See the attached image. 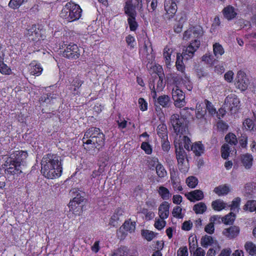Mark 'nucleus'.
<instances>
[{"label": "nucleus", "mask_w": 256, "mask_h": 256, "mask_svg": "<svg viewBox=\"0 0 256 256\" xmlns=\"http://www.w3.org/2000/svg\"><path fill=\"white\" fill-rule=\"evenodd\" d=\"M218 218H219L218 216H211L210 218V222L206 225L205 227V231L207 233H209L210 234L213 233L214 230V222L216 221Z\"/></svg>", "instance_id": "obj_32"}, {"label": "nucleus", "mask_w": 256, "mask_h": 256, "mask_svg": "<svg viewBox=\"0 0 256 256\" xmlns=\"http://www.w3.org/2000/svg\"><path fill=\"white\" fill-rule=\"evenodd\" d=\"M158 103L163 107L168 106L170 103V98L166 95L160 96L158 99Z\"/></svg>", "instance_id": "obj_44"}, {"label": "nucleus", "mask_w": 256, "mask_h": 256, "mask_svg": "<svg viewBox=\"0 0 256 256\" xmlns=\"http://www.w3.org/2000/svg\"><path fill=\"white\" fill-rule=\"evenodd\" d=\"M226 142L231 145H236L238 142L236 136L234 133H228L225 137Z\"/></svg>", "instance_id": "obj_40"}, {"label": "nucleus", "mask_w": 256, "mask_h": 256, "mask_svg": "<svg viewBox=\"0 0 256 256\" xmlns=\"http://www.w3.org/2000/svg\"><path fill=\"white\" fill-rule=\"evenodd\" d=\"M70 192L74 196L72 200L70 201L69 203V206L72 209L74 206H76V204H80L84 201L85 200L84 198L85 194L84 192H79L78 190L76 188H73L71 190Z\"/></svg>", "instance_id": "obj_13"}, {"label": "nucleus", "mask_w": 256, "mask_h": 256, "mask_svg": "<svg viewBox=\"0 0 256 256\" xmlns=\"http://www.w3.org/2000/svg\"><path fill=\"white\" fill-rule=\"evenodd\" d=\"M156 172L158 176L160 178H164L166 175V172L164 166L158 162L156 167Z\"/></svg>", "instance_id": "obj_48"}, {"label": "nucleus", "mask_w": 256, "mask_h": 256, "mask_svg": "<svg viewBox=\"0 0 256 256\" xmlns=\"http://www.w3.org/2000/svg\"><path fill=\"white\" fill-rule=\"evenodd\" d=\"M207 210L206 203L198 202L194 206L193 210L196 214H203Z\"/></svg>", "instance_id": "obj_38"}, {"label": "nucleus", "mask_w": 256, "mask_h": 256, "mask_svg": "<svg viewBox=\"0 0 256 256\" xmlns=\"http://www.w3.org/2000/svg\"><path fill=\"white\" fill-rule=\"evenodd\" d=\"M244 210H249L250 212H256V200H250L248 201L244 206Z\"/></svg>", "instance_id": "obj_43"}, {"label": "nucleus", "mask_w": 256, "mask_h": 256, "mask_svg": "<svg viewBox=\"0 0 256 256\" xmlns=\"http://www.w3.org/2000/svg\"><path fill=\"white\" fill-rule=\"evenodd\" d=\"M158 192L162 198L164 200L168 199L170 196L168 189L162 186H161L158 188Z\"/></svg>", "instance_id": "obj_41"}, {"label": "nucleus", "mask_w": 256, "mask_h": 256, "mask_svg": "<svg viewBox=\"0 0 256 256\" xmlns=\"http://www.w3.org/2000/svg\"><path fill=\"white\" fill-rule=\"evenodd\" d=\"M230 152V148L228 144H223L221 148L222 158L226 159L229 156Z\"/></svg>", "instance_id": "obj_47"}, {"label": "nucleus", "mask_w": 256, "mask_h": 256, "mask_svg": "<svg viewBox=\"0 0 256 256\" xmlns=\"http://www.w3.org/2000/svg\"><path fill=\"white\" fill-rule=\"evenodd\" d=\"M135 8L133 7L132 4L130 2H126L124 6V13L128 16V18L136 16V12L134 10Z\"/></svg>", "instance_id": "obj_26"}, {"label": "nucleus", "mask_w": 256, "mask_h": 256, "mask_svg": "<svg viewBox=\"0 0 256 256\" xmlns=\"http://www.w3.org/2000/svg\"><path fill=\"white\" fill-rule=\"evenodd\" d=\"M240 160L245 168H250L253 164L254 157L250 154H244L241 156Z\"/></svg>", "instance_id": "obj_20"}, {"label": "nucleus", "mask_w": 256, "mask_h": 256, "mask_svg": "<svg viewBox=\"0 0 256 256\" xmlns=\"http://www.w3.org/2000/svg\"><path fill=\"white\" fill-rule=\"evenodd\" d=\"M230 190V188L226 184H222L216 187L214 191L218 196L226 195L228 194Z\"/></svg>", "instance_id": "obj_29"}, {"label": "nucleus", "mask_w": 256, "mask_h": 256, "mask_svg": "<svg viewBox=\"0 0 256 256\" xmlns=\"http://www.w3.org/2000/svg\"><path fill=\"white\" fill-rule=\"evenodd\" d=\"M176 3L175 0H166L164 3V10L166 13L164 14V18L170 20L174 18V16L176 14Z\"/></svg>", "instance_id": "obj_10"}, {"label": "nucleus", "mask_w": 256, "mask_h": 256, "mask_svg": "<svg viewBox=\"0 0 256 256\" xmlns=\"http://www.w3.org/2000/svg\"><path fill=\"white\" fill-rule=\"evenodd\" d=\"M164 74L162 75L154 74L150 79L149 86L152 92L156 94V90L161 91L164 86L165 82L164 81Z\"/></svg>", "instance_id": "obj_7"}, {"label": "nucleus", "mask_w": 256, "mask_h": 256, "mask_svg": "<svg viewBox=\"0 0 256 256\" xmlns=\"http://www.w3.org/2000/svg\"><path fill=\"white\" fill-rule=\"evenodd\" d=\"M83 84V82L80 80L78 78H76L72 83V86H74V90L76 91L77 88H78L82 84Z\"/></svg>", "instance_id": "obj_56"}, {"label": "nucleus", "mask_w": 256, "mask_h": 256, "mask_svg": "<svg viewBox=\"0 0 256 256\" xmlns=\"http://www.w3.org/2000/svg\"><path fill=\"white\" fill-rule=\"evenodd\" d=\"M206 109L202 103H198L196 106V116L198 118H201L206 114Z\"/></svg>", "instance_id": "obj_36"}, {"label": "nucleus", "mask_w": 256, "mask_h": 256, "mask_svg": "<svg viewBox=\"0 0 256 256\" xmlns=\"http://www.w3.org/2000/svg\"><path fill=\"white\" fill-rule=\"evenodd\" d=\"M240 198H236L234 199L232 204L228 206V208H230V210L232 211V212H236V211H238L240 208Z\"/></svg>", "instance_id": "obj_39"}, {"label": "nucleus", "mask_w": 256, "mask_h": 256, "mask_svg": "<svg viewBox=\"0 0 256 256\" xmlns=\"http://www.w3.org/2000/svg\"><path fill=\"white\" fill-rule=\"evenodd\" d=\"M246 38L248 40V43L246 44L248 48H252L256 52V33H250L245 36Z\"/></svg>", "instance_id": "obj_23"}, {"label": "nucleus", "mask_w": 256, "mask_h": 256, "mask_svg": "<svg viewBox=\"0 0 256 256\" xmlns=\"http://www.w3.org/2000/svg\"><path fill=\"white\" fill-rule=\"evenodd\" d=\"M189 249L190 253L194 256V252L198 246V240L196 235H191L188 238Z\"/></svg>", "instance_id": "obj_28"}, {"label": "nucleus", "mask_w": 256, "mask_h": 256, "mask_svg": "<svg viewBox=\"0 0 256 256\" xmlns=\"http://www.w3.org/2000/svg\"><path fill=\"white\" fill-rule=\"evenodd\" d=\"M202 60L206 64H209L210 66H214L216 62V58L210 52H206L202 57Z\"/></svg>", "instance_id": "obj_31"}, {"label": "nucleus", "mask_w": 256, "mask_h": 256, "mask_svg": "<svg viewBox=\"0 0 256 256\" xmlns=\"http://www.w3.org/2000/svg\"><path fill=\"white\" fill-rule=\"evenodd\" d=\"M228 203L224 202L221 199H217L212 203V206L214 210L217 211H220L222 210H224V208H228Z\"/></svg>", "instance_id": "obj_24"}, {"label": "nucleus", "mask_w": 256, "mask_h": 256, "mask_svg": "<svg viewBox=\"0 0 256 256\" xmlns=\"http://www.w3.org/2000/svg\"><path fill=\"white\" fill-rule=\"evenodd\" d=\"M164 219L156 218L154 224V226L158 230H162L166 225V222L164 220Z\"/></svg>", "instance_id": "obj_54"}, {"label": "nucleus", "mask_w": 256, "mask_h": 256, "mask_svg": "<svg viewBox=\"0 0 256 256\" xmlns=\"http://www.w3.org/2000/svg\"><path fill=\"white\" fill-rule=\"evenodd\" d=\"M244 248L250 255L254 256L256 254V245L252 242H247L244 244Z\"/></svg>", "instance_id": "obj_34"}, {"label": "nucleus", "mask_w": 256, "mask_h": 256, "mask_svg": "<svg viewBox=\"0 0 256 256\" xmlns=\"http://www.w3.org/2000/svg\"><path fill=\"white\" fill-rule=\"evenodd\" d=\"M202 34V28L199 26H195L184 32L183 40H190V42L188 46H183L182 51L180 56L178 54H177V70H179L181 74L178 77V74L177 73V84H183L188 90H190L192 86L190 79L184 72L185 66L184 60H187L193 58L195 52L199 48L200 44V38Z\"/></svg>", "instance_id": "obj_1"}, {"label": "nucleus", "mask_w": 256, "mask_h": 256, "mask_svg": "<svg viewBox=\"0 0 256 256\" xmlns=\"http://www.w3.org/2000/svg\"><path fill=\"white\" fill-rule=\"evenodd\" d=\"M146 68L150 72L154 74L162 75L164 74L163 70L161 66L158 64H156L153 62H148L146 64Z\"/></svg>", "instance_id": "obj_16"}, {"label": "nucleus", "mask_w": 256, "mask_h": 256, "mask_svg": "<svg viewBox=\"0 0 256 256\" xmlns=\"http://www.w3.org/2000/svg\"><path fill=\"white\" fill-rule=\"evenodd\" d=\"M205 104L206 105V110L210 114H216V110L212 104V103L210 102V100H206Z\"/></svg>", "instance_id": "obj_53"}, {"label": "nucleus", "mask_w": 256, "mask_h": 256, "mask_svg": "<svg viewBox=\"0 0 256 256\" xmlns=\"http://www.w3.org/2000/svg\"><path fill=\"white\" fill-rule=\"evenodd\" d=\"M223 14L228 20H230L236 16L237 13L236 12L234 7L229 6L223 10Z\"/></svg>", "instance_id": "obj_27"}, {"label": "nucleus", "mask_w": 256, "mask_h": 256, "mask_svg": "<svg viewBox=\"0 0 256 256\" xmlns=\"http://www.w3.org/2000/svg\"><path fill=\"white\" fill-rule=\"evenodd\" d=\"M30 66V74L32 75L38 76L41 74L42 68L40 64H38L36 62L34 61L32 62Z\"/></svg>", "instance_id": "obj_25"}, {"label": "nucleus", "mask_w": 256, "mask_h": 256, "mask_svg": "<svg viewBox=\"0 0 256 256\" xmlns=\"http://www.w3.org/2000/svg\"><path fill=\"white\" fill-rule=\"evenodd\" d=\"M142 234L148 241L152 240L155 236L154 233L148 230H142Z\"/></svg>", "instance_id": "obj_50"}, {"label": "nucleus", "mask_w": 256, "mask_h": 256, "mask_svg": "<svg viewBox=\"0 0 256 256\" xmlns=\"http://www.w3.org/2000/svg\"><path fill=\"white\" fill-rule=\"evenodd\" d=\"M212 48L214 54L217 59H220V58H222V55L225 52L224 48L222 46L218 43V42H216L213 44Z\"/></svg>", "instance_id": "obj_22"}, {"label": "nucleus", "mask_w": 256, "mask_h": 256, "mask_svg": "<svg viewBox=\"0 0 256 256\" xmlns=\"http://www.w3.org/2000/svg\"><path fill=\"white\" fill-rule=\"evenodd\" d=\"M243 127L244 129L253 130H254V124L251 118H246L243 122Z\"/></svg>", "instance_id": "obj_46"}, {"label": "nucleus", "mask_w": 256, "mask_h": 256, "mask_svg": "<svg viewBox=\"0 0 256 256\" xmlns=\"http://www.w3.org/2000/svg\"><path fill=\"white\" fill-rule=\"evenodd\" d=\"M227 109L226 107H225V102L224 104V106L222 108H220V109L218 110L216 112V116L218 119L222 118H223L224 115L226 114V111Z\"/></svg>", "instance_id": "obj_59"}, {"label": "nucleus", "mask_w": 256, "mask_h": 256, "mask_svg": "<svg viewBox=\"0 0 256 256\" xmlns=\"http://www.w3.org/2000/svg\"><path fill=\"white\" fill-rule=\"evenodd\" d=\"M8 166L9 167L7 168L6 170L8 174H16L22 172V170H20L21 167H20V166H17L16 164H12Z\"/></svg>", "instance_id": "obj_42"}, {"label": "nucleus", "mask_w": 256, "mask_h": 256, "mask_svg": "<svg viewBox=\"0 0 256 256\" xmlns=\"http://www.w3.org/2000/svg\"><path fill=\"white\" fill-rule=\"evenodd\" d=\"M27 36L30 38V39L34 41L44 40V30L42 28H37L36 25H33L32 28L28 30Z\"/></svg>", "instance_id": "obj_12"}, {"label": "nucleus", "mask_w": 256, "mask_h": 256, "mask_svg": "<svg viewBox=\"0 0 256 256\" xmlns=\"http://www.w3.org/2000/svg\"><path fill=\"white\" fill-rule=\"evenodd\" d=\"M175 54L174 50L172 48H169L166 46L164 48V57L165 59V62L168 68H170V63L171 62H174L175 59Z\"/></svg>", "instance_id": "obj_14"}, {"label": "nucleus", "mask_w": 256, "mask_h": 256, "mask_svg": "<svg viewBox=\"0 0 256 256\" xmlns=\"http://www.w3.org/2000/svg\"><path fill=\"white\" fill-rule=\"evenodd\" d=\"M213 242L214 239L211 236L206 235L201 239V244L203 247H208V246H211Z\"/></svg>", "instance_id": "obj_45"}, {"label": "nucleus", "mask_w": 256, "mask_h": 256, "mask_svg": "<svg viewBox=\"0 0 256 256\" xmlns=\"http://www.w3.org/2000/svg\"><path fill=\"white\" fill-rule=\"evenodd\" d=\"M166 80L168 84H175L176 83V78L174 74H168L166 76Z\"/></svg>", "instance_id": "obj_63"}, {"label": "nucleus", "mask_w": 256, "mask_h": 256, "mask_svg": "<svg viewBox=\"0 0 256 256\" xmlns=\"http://www.w3.org/2000/svg\"><path fill=\"white\" fill-rule=\"evenodd\" d=\"M190 149L196 156H200L204 152V146L200 142H195L193 144H191Z\"/></svg>", "instance_id": "obj_21"}, {"label": "nucleus", "mask_w": 256, "mask_h": 256, "mask_svg": "<svg viewBox=\"0 0 256 256\" xmlns=\"http://www.w3.org/2000/svg\"><path fill=\"white\" fill-rule=\"evenodd\" d=\"M104 172V166H100L98 170H95L92 172V174H91V178H96V176H99L102 174V173Z\"/></svg>", "instance_id": "obj_55"}, {"label": "nucleus", "mask_w": 256, "mask_h": 256, "mask_svg": "<svg viewBox=\"0 0 256 256\" xmlns=\"http://www.w3.org/2000/svg\"><path fill=\"white\" fill-rule=\"evenodd\" d=\"M140 148L148 154H150L152 152V146L148 142H142L141 144Z\"/></svg>", "instance_id": "obj_52"}, {"label": "nucleus", "mask_w": 256, "mask_h": 256, "mask_svg": "<svg viewBox=\"0 0 256 256\" xmlns=\"http://www.w3.org/2000/svg\"><path fill=\"white\" fill-rule=\"evenodd\" d=\"M180 18L178 20V24L177 25V29L178 27H182V24L187 20V14L186 12H183L180 14Z\"/></svg>", "instance_id": "obj_58"}, {"label": "nucleus", "mask_w": 256, "mask_h": 256, "mask_svg": "<svg viewBox=\"0 0 256 256\" xmlns=\"http://www.w3.org/2000/svg\"><path fill=\"white\" fill-rule=\"evenodd\" d=\"M105 136L101 130L96 127L88 128L82 139L84 144L92 145L98 150L104 145Z\"/></svg>", "instance_id": "obj_4"}, {"label": "nucleus", "mask_w": 256, "mask_h": 256, "mask_svg": "<svg viewBox=\"0 0 256 256\" xmlns=\"http://www.w3.org/2000/svg\"><path fill=\"white\" fill-rule=\"evenodd\" d=\"M178 125V120L177 118V136L179 135V138L177 142L178 144L179 152L177 154V165L182 172H188L190 166L187 159V154L186 150L189 151L191 148V140L188 138V127L186 124Z\"/></svg>", "instance_id": "obj_2"}, {"label": "nucleus", "mask_w": 256, "mask_h": 256, "mask_svg": "<svg viewBox=\"0 0 256 256\" xmlns=\"http://www.w3.org/2000/svg\"><path fill=\"white\" fill-rule=\"evenodd\" d=\"M64 49L62 55L64 57L69 59L76 60L80 56V50L76 44L70 43L64 44Z\"/></svg>", "instance_id": "obj_9"}, {"label": "nucleus", "mask_w": 256, "mask_h": 256, "mask_svg": "<svg viewBox=\"0 0 256 256\" xmlns=\"http://www.w3.org/2000/svg\"><path fill=\"white\" fill-rule=\"evenodd\" d=\"M82 10L80 6L72 2L64 6L60 13V16L71 22L78 20L82 16Z\"/></svg>", "instance_id": "obj_5"}, {"label": "nucleus", "mask_w": 256, "mask_h": 256, "mask_svg": "<svg viewBox=\"0 0 256 256\" xmlns=\"http://www.w3.org/2000/svg\"><path fill=\"white\" fill-rule=\"evenodd\" d=\"M11 70L4 64H0V72L4 74H10Z\"/></svg>", "instance_id": "obj_57"}, {"label": "nucleus", "mask_w": 256, "mask_h": 256, "mask_svg": "<svg viewBox=\"0 0 256 256\" xmlns=\"http://www.w3.org/2000/svg\"><path fill=\"white\" fill-rule=\"evenodd\" d=\"M193 224L191 220L184 221L182 226V228L184 230H190L192 228Z\"/></svg>", "instance_id": "obj_60"}, {"label": "nucleus", "mask_w": 256, "mask_h": 256, "mask_svg": "<svg viewBox=\"0 0 256 256\" xmlns=\"http://www.w3.org/2000/svg\"><path fill=\"white\" fill-rule=\"evenodd\" d=\"M28 0H10L8 6L12 10H17L21 6L28 2Z\"/></svg>", "instance_id": "obj_30"}, {"label": "nucleus", "mask_w": 256, "mask_h": 256, "mask_svg": "<svg viewBox=\"0 0 256 256\" xmlns=\"http://www.w3.org/2000/svg\"><path fill=\"white\" fill-rule=\"evenodd\" d=\"M240 100L234 94H229L225 99V107L231 112H236L240 108Z\"/></svg>", "instance_id": "obj_8"}, {"label": "nucleus", "mask_w": 256, "mask_h": 256, "mask_svg": "<svg viewBox=\"0 0 256 256\" xmlns=\"http://www.w3.org/2000/svg\"><path fill=\"white\" fill-rule=\"evenodd\" d=\"M186 96L182 90L177 88V107H182L186 104Z\"/></svg>", "instance_id": "obj_35"}, {"label": "nucleus", "mask_w": 256, "mask_h": 256, "mask_svg": "<svg viewBox=\"0 0 256 256\" xmlns=\"http://www.w3.org/2000/svg\"><path fill=\"white\" fill-rule=\"evenodd\" d=\"M169 204L167 202H163L158 208V214L161 219L166 218L169 214Z\"/></svg>", "instance_id": "obj_18"}, {"label": "nucleus", "mask_w": 256, "mask_h": 256, "mask_svg": "<svg viewBox=\"0 0 256 256\" xmlns=\"http://www.w3.org/2000/svg\"><path fill=\"white\" fill-rule=\"evenodd\" d=\"M248 82L244 72L238 70L235 79V85L236 88L241 90H246Z\"/></svg>", "instance_id": "obj_11"}, {"label": "nucleus", "mask_w": 256, "mask_h": 256, "mask_svg": "<svg viewBox=\"0 0 256 256\" xmlns=\"http://www.w3.org/2000/svg\"><path fill=\"white\" fill-rule=\"evenodd\" d=\"M28 154L26 152L16 151L6 158L4 164L5 166H10L12 164L20 167L21 166H24L26 163L25 160Z\"/></svg>", "instance_id": "obj_6"}, {"label": "nucleus", "mask_w": 256, "mask_h": 256, "mask_svg": "<svg viewBox=\"0 0 256 256\" xmlns=\"http://www.w3.org/2000/svg\"><path fill=\"white\" fill-rule=\"evenodd\" d=\"M41 172L43 176L50 179L60 177L62 172L61 157L56 154H48L41 160Z\"/></svg>", "instance_id": "obj_3"}, {"label": "nucleus", "mask_w": 256, "mask_h": 256, "mask_svg": "<svg viewBox=\"0 0 256 256\" xmlns=\"http://www.w3.org/2000/svg\"><path fill=\"white\" fill-rule=\"evenodd\" d=\"M128 22L130 26V30L134 31L136 30L138 24L136 21V16L128 18Z\"/></svg>", "instance_id": "obj_51"}, {"label": "nucleus", "mask_w": 256, "mask_h": 256, "mask_svg": "<svg viewBox=\"0 0 256 256\" xmlns=\"http://www.w3.org/2000/svg\"><path fill=\"white\" fill-rule=\"evenodd\" d=\"M206 252L202 247H196L194 252V256H205Z\"/></svg>", "instance_id": "obj_62"}, {"label": "nucleus", "mask_w": 256, "mask_h": 256, "mask_svg": "<svg viewBox=\"0 0 256 256\" xmlns=\"http://www.w3.org/2000/svg\"><path fill=\"white\" fill-rule=\"evenodd\" d=\"M240 230V228L237 227V226H231V227L224 230L222 234L228 238H232L238 236Z\"/></svg>", "instance_id": "obj_17"}, {"label": "nucleus", "mask_w": 256, "mask_h": 256, "mask_svg": "<svg viewBox=\"0 0 256 256\" xmlns=\"http://www.w3.org/2000/svg\"><path fill=\"white\" fill-rule=\"evenodd\" d=\"M156 130L157 134L162 139L166 140V138H167V128L165 124H159Z\"/></svg>", "instance_id": "obj_33"}, {"label": "nucleus", "mask_w": 256, "mask_h": 256, "mask_svg": "<svg viewBox=\"0 0 256 256\" xmlns=\"http://www.w3.org/2000/svg\"><path fill=\"white\" fill-rule=\"evenodd\" d=\"M188 199L191 202H195V200H200L203 199L204 197V193L202 190H196L191 191L186 194Z\"/></svg>", "instance_id": "obj_15"}, {"label": "nucleus", "mask_w": 256, "mask_h": 256, "mask_svg": "<svg viewBox=\"0 0 256 256\" xmlns=\"http://www.w3.org/2000/svg\"><path fill=\"white\" fill-rule=\"evenodd\" d=\"M239 143L242 147H246L248 145V136H246V135H244V134L242 135L239 140Z\"/></svg>", "instance_id": "obj_61"}, {"label": "nucleus", "mask_w": 256, "mask_h": 256, "mask_svg": "<svg viewBox=\"0 0 256 256\" xmlns=\"http://www.w3.org/2000/svg\"><path fill=\"white\" fill-rule=\"evenodd\" d=\"M136 228V222H130L129 220L126 221L123 225L118 230L119 233H122V234L126 235L124 230L132 232Z\"/></svg>", "instance_id": "obj_19"}, {"label": "nucleus", "mask_w": 256, "mask_h": 256, "mask_svg": "<svg viewBox=\"0 0 256 256\" xmlns=\"http://www.w3.org/2000/svg\"><path fill=\"white\" fill-rule=\"evenodd\" d=\"M236 218V214L231 210L230 214H226L222 219V221L224 224H232Z\"/></svg>", "instance_id": "obj_49"}, {"label": "nucleus", "mask_w": 256, "mask_h": 256, "mask_svg": "<svg viewBox=\"0 0 256 256\" xmlns=\"http://www.w3.org/2000/svg\"><path fill=\"white\" fill-rule=\"evenodd\" d=\"M186 183L189 188H194L197 186L198 183V180L196 177L194 176H190L187 177L186 180Z\"/></svg>", "instance_id": "obj_37"}, {"label": "nucleus", "mask_w": 256, "mask_h": 256, "mask_svg": "<svg viewBox=\"0 0 256 256\" xmlns=\"http://www.w3.org/2000/svg\"><path fill=\"white\" fill-rule=\"evenodd\" d=\"M177 256H188L187 247H182L177 251Z\"/></svg>", "instance_id": "obj_64"}]
</instances>
